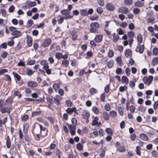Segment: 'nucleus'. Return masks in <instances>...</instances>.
<instances>
[{
	"instance_id": "1",
	"label": "nucleus",
	"mask_w": 158,
	"mask_h": 158,
	"mask_svg": "<svg viewBox=\"0 0 158 158\" xmlns=\"http://www.w3.org/2000/svg\"><path fill=\"white\" fill-rule=\"evenodd\" d=\"M90 26L89 31L91 32L94 33H98V29L100 27L99 23L97 22H92L90 24Z\"/></svg>"
},
{
	"instance_id": "2",
	"label": "nucleus",
	"mask_w": 158,
	"mask_h": 158,
	"mask_svg": "<svg viewBox=\"0 0 158 158\" xmlns=\"http://www.w3.org/2000/svg\"><path fill=\"white\" fill-rule=\"evenodd\" d=\"M153 78V77L151 75L146 76L143 78V82L145 84H147L149 86L152 83Z\"/></svg>"
},
{
	"instance_id": "3",
	"label": "nucleus",
	"mask_w": 158,
	"mask_h": 158,
	"mask_svg": "<svg viewBox=\"0 0 158 158\" xmlns=\"http://www.w3.org/2000/svg\"><path fill=\"white\" fill-rule=\"evenodd\" d=\"M60 13L61 14L65 15L64 17L65 19H69L72 18L73 17V15H70L71 12L67 10H63L61 11Z\"/></svg>"
},
{
	"instance_id": "4",
	"label": "nucleus",
	"mask_w": 158,
	"mask_h": 158,
	"mask_svg": "<svg viewBox=\"0 0 158 158\" xmlns=\"http://www.w3.org/2000/svg\"><path fill=\"white\" fill-rule=\"evenodd\" d=\"M106 9L110 11H113L115 9L114 6L110 2L107 3L106 4Z\"/></svg>"
},
{
	"instance_id": "5",
	"label": "nucleus",
	"mask_w": 158,
	"mask_h": 158,
	"mask_svg": "<svg viewBox=\"0 0 158 158\" xmlns=\"http://www.w3.org/2000/svg\"><path fill=\"white\" fill-rule=\"evenodd\" d=\"M129 11L128 8L125 7H121L118 8V12L119 13L127 14Z\"/></svg>"
},
{
	"instance_id": "6",
	"label": "nucleus",
	"mask_w": 158,
	"mask_h": 158,
	"mask_svg": "<svg viewBox=\"0 0 158 158\" xmlns=\"http://www.w3.org/2000/svg\"><path fill=\"white\" fill-rule=\"evenodd\" d=\"M71 134L72 135H74L75 133L76 126L70 124H67Z\"/></svg>"
},
{
	"instance_id": "7",
	"label": "nucleus",
	"mask_w": 158,
	"mask_h": 158,
	"mask_svg": "<svg viewBox=\"0 0 158 158\" xmlns=\"http://www.w3.org/2000/svg\"><path fill=\"white\" fill-rule=\"evenodd\" d=\"M81 114L83 118L84 119H88L90 117V113L89 112L86 110H83Z\"/></svg>"
},
{
	"instance_id": "8",
	"label": "nucleus",
	"mask_w": 158,
	"mask_h": 158,
	"mask_svg": "<svg viewBox=\"0 0 158 158\" xmlns=\"http://www.w3.org/2000/svg\"><path fill=\"white\" fill-rule=\"evenodd\" d=\"M118 107L119 114L121 116L123 115L124 111L123 106V105L120 104L118 105Z\"/></svg>"
},
{
	"instance_id": "9",
	"label": "nucleus",
	"mask_w": 158,
	"mask_h": 158,
	"mask_svg": "<svg viewBox=\"0 0 158 158\" xmlns=\"http://www.w3.org/2000/svg\"><path fill=\"white\" fill-rule=\"evenodd\" d=\"M52 43V40L49 38L47 39L44 42L42 43V46L44 47H46L49 46Z\"/></svg>"
},
{
	"instance_id": "10",
	"label": "nucleus",
	"mask_w": 158,
	"mask_h": 158,
	"mask_svg": "<svg viewBox=\"0 0 158 158\" xmlns=\"http://www.w3.org/2000/svg\"><path fill=\"white\" fill-rule=\"evenodd\" d=\"M103 36L102 35H97L94 38L95 41L97 43L101 42L102 40Z\"/></svg>"
},
{
	"instance_id": "11",
	"label": "nucleus",
	"mask_w": 158,
	"mask_h": 158,
	"mask_svg": "<svg viewBox=\"0 0 158 158\" xmlns=\"http://www.w3.org/2000/svg\"><path fill=\"white\" fill-rule=\"evenodd\" d=\"M98 120L99 118L98 117L96 116L95 117L92 121L91 124L93 126H95L96 125H99L101 124V123L100 122L98 123Z\"/></svg>"
},
{
	"instance_id": "12",
	"label": "nucleus",
	"mask_w": 158,
	"mask_h": 158,
	"mask_svg": "<svg viewBox=\"0 0 158 158\" xmlns=\"http://www.w3.org/2000/svg\"><path fill=\"white\" fill-rule=\"evenodd\" d=\"M27 85L33 88L36 87L38 85V84L36 82L31 81L28 82Z\"/></svg>"
},
{
	"instance_id": "13",
	"label": "nucleus",
	"mask_w": 158,
	"mask_h": 158,
	"mask_svg": "<svg viewBox=\"0 0 158 158\" xmlns=\"http://www.w3.org/2000/svg\"><path fill=\"white\" fill-rule=\"evenodd\" d=\"M21 32L16 30L15 31L12 32L11 33V35L14 36V38H17L19 37L21 35Z\"/></svg>"
},
{
	"instance_id": "14",
	"label": "nucleus",
	"mask_w": 158,
	"mask_h": 158,
	"mask_svg": "<svg viewBox=\"0 0 158 158\" xmlns=\"http://www.w3.org/2000/svg\"><path fill=\"white\" fill-rule=\"evenodd\" d=\"M61 97L59 95H57L54 98V102L57 105H59L60 104L59 100L61 99Z\"/></svg>"
},
{
	"instance_id": "15",
	"label": "nucleus",
	"mask_w": 158,
	"mask_h": 158,
	"mask_svg": "<svg viewBox=\"0 0 158 158\" xmlns=\"http://www.w3.org/2000/svg\"><path fill=\"white\" fill-rule=\"evenodd\" d=\"M134 5L136 7H142L144 5V3L140 1H138L135 3Z\"/></svg>"
},
{
	"instance_id": "16",
	"label": "nucleus",
	"mask_w": 158,
	"mask_h": 158,
	"mask_svg": "<svg viewBox=\"0 0 158 158\" xmlns=\"http://www.w3.org/2000/svg\"><path fill=\"white\" fill-rule=\"evenodd\" d=\"M102 115L105 120L108 121L109 119L110 115L106 112L104 111L102 113Z\"/></svg>"
},
{
	"instance_id": "17",
	"label": "nucleus",
	"mask_w": 158,
	"mask_h": 158,
	"mask_svg": "<svg viewBox=\"0 0 158 158\" xmlns=\"http://www.w3.org/2000/svg\"><path fill=\"white\" fill-rule=\"evenodd\" d=\"M122 82L123 83L127 85L129 81L127 77L126 76H122Z\"/></svg>"
},
{
	"instance_id": "18",
	"label": "nucleus",
	"mask_w": 158,
	"mask_h": 158,
	"mask_svg": "<svg viewBox=\"0 0 158 158\" xmlns=\"http://www.w3.org/2000/svg\"><path fill=\"white\" fill-rule=\"evenodd\" d=\"M139 137L141 139L145 141H147L149 139L148 136L144 134H141L139 135Z\"/></svg>"
},
{
	"instance_id": "19",
	"label": "nucleus",
	"mask_w": 158,
	"mask_h": 158,
	"mask_svg": "<svg viewBox=\"0 0 158 158\" xmlns=\"http://www.w3.org/2000/svg\"><path fill=\"white\" fill-rule=\"evenodd\" d=\"M71 34L72 36L73 40H76L77 37V32L75 31H72L71 33Z\"/></svg>"
},
{
	"instance_id": "20",
	"label": "nucleus",
	"mask_w": 158,
	"mask_h": 158,
	"mask_svg": "<svg viewBox=\"0 0 158 158\" xmlns=\"http://www.w3.org/2000/svg\"><path fill=\"white\" fill-rule=\"evenodd\" d=\"M76 110V108L74 107L69 108L66 110V112L69 114H71L73 112H75Z\"/></svg>"
},
{
	"instance_id": "21",
	"label": "nucleus",
	"mask_w": 158,
	"mask_h": 158,
	"mask_svg": "<svg viewBox=\"0 0 158 158\" xmlns=\"http://www.w3.org/2000/svg\"><path fill=\"white\" fill-rule=\"evenodd\" d=\"M32 40L31 37H28L27 40V43L29 47H30L32 46Z\"/></svg>"
},
{
	"instance_id": "22",
	"label": "nucleus",
	"mask_w": 158,
	"mask_h": 158,
	"mask_svg": "<svg viewBox=\"0 0 158 158\" xmlns=\"http://www.w3.org/2000/svg\"><path fill=\"white\" fill-rule=\"evenodd\" d=\"M117 150L120 152H123L125 151L126 149L124 147L120 146L117 148Z\"/></svg>"
},
{
	"instance_id": "23",
	"label": "nucleus",
	"mask_w": 158,
	"mask_h": 158,
	"mask_svg": "<svg viewBox=\"0 0 158 158\" xmlns=\"http://www.w3.org/2000/svg\"><path fill=\"white\" fill-rule=\"evenodd\" d=\"M158 64V57H156L153 59L152 60V64L155 65Z\"/></svg>"
},
{
	"instance_id": "24",
	"label": "nucleus",
	"mask_w": 158,
	"mask_h": 158,
	"mask_svg": "<svg viewBox=\"0 0 158 158\" xmlns=\"http://www.w3.org/2000/svg\"><path fill=\"white\" fill-rule=\"evenodd\" d=\"M10 109V108H9L8 107L3 108H2L1 110V111L2 114H4L6 112L9 113Z\"/></svg>"
},
{
	"instance_id": "25",
	"label": "nucleus",
	"mask_w": 158,
	"mask_h": 158,
	"mask_svg": "<svg viewBox=\"0 0 158 158\" xmlns=\"http://www.w3.org/2000/svg\"><path fill=\"white\" fill-rule=\"evenodd\" d=\"M10 139L8 136H7L6 139V147L7 148H9L10 147Z\"/></svg>"
},
{
	"instance_id": "26",
	"label": "nucleus",
	"mask_w": 158,
	"mask_h": 158,
	"mask_svg": "<svg viewBox=\"0 0 158 158\" xmlns=\"http://www.w3.org/2000/svg\"><path fill=\"white\" fill-rule=\"evenodd\" d=\"M92 110L93 112L96 114H98L99 111L98 108L96 106H94L93 107Z\"/></svg>"
},
{
	"instance_id": "27",
	"label": "nucleus",
	"mask_w": 158,
	"mask_h": 158,
	"mask_svg": "<svg viewBox=\"0 0 158 158\" xmlns=\"http://www.w3.org/2000/svg\"><path fill=\"white\" fill-rule=\"evenodd\" d=\"M35 71H34L35 72ZM34 72L32 70L27 68L26 70V73L28 76H30L32 75L34 73Z\"/></svg>"
},
{
	"instance_id": "28",
	"label": "nucleus",
	"mask_w": 158,
	"mask_h": 158,
	"mask_svg": "<svg viewBox=\"0 0 158 158\" xmlns=\"http://www.w3.org/2000/svg\"><path fill=\"white\" fill-rule=\"evenodd\" d=\"M137 48L138 49L139 52L140 53H142L144 50V46L143 45H140Z\"/></svg>"
},
{
	"instance_id": "29",
	"label": "nucleus",
	"mask_w": 158,
	"mask_h": 158,
	"mask_svg": "<svg viewBox=\"0 0 158 158\" xmlns=\"http://www.w3.org/2000/svg\"><path fill=\"white\" fill-rule=\"evenodd\" d=\"M77 148L78 150L81 151L83 149V146L80 143H78L77 145Z\"/></svg>"
},
{
	"instance_id": "30",
	"label": "nucleus",
	"mask_w": 158,
	"mask_h": 158,
	"mask_svg": "<svg viewBox=\"0 0 158 158\" xmlns=\"http://www.w3.org/2000/svg\"><path fill=\"white\" fill-rule=\"evenodd\" d=\"M113 41L114 42H117L119 38V36L118 35L115 34V33L113 34Z\"/></svg>"
},
{
	"instance_id": "31",
	"label": "nucleus",
	"mask_w": 158,
	"mask_h": 158,
	"mask_svg": "<svg viewBox=\"0 0 158 158\" xmlns=\"http://www.w3.org/2000/svg\"><path fill=\"white\" fill-rule=\"evenodd\" d=\"M125 54L127 57H130L131 55V51L130 50L128 49L126 50Z\"/></svg>"
},
{
	"instance_id": "32",
	"label": "nucleus",
	"mask_w": 158,
	"mask_h": 158,
	"mask_svg": "<svg viewBox=\"0 0 158 158\" xmlns=\"http://www.w3.org/2000/svg\"><path fill=\"white\" fill-rule=\"evenodd\" d=\"M114 65V62L113 60L109 61L107 63V66L109 68H111Z\"/></svg>"
},
{
	"instance_id": "33",
	"label": "nucleus",
	"mask_w": 158,
	"mask_h": 158,
	"mask_svg": "<svg viewBox=\"0 0 158 158\" xmlns=\"http://www.w3.org/2000/svg\"><path fill=\"white\" fill-rule=\"evenodd\" d=\"M106 132L110 135H113V131L110 128H108L106 129Z\"/></svg>"
},
{
	"instance_id": "34",
	"label": "nucleus",
	"mask_w": 158,
	"mask_h": 158,
	"mask_svg": "<svg viewBox=\"0 0 158 158\" xmlns=\"http://www.w3.org/2000/svg\"><path fill=\"white\" fill-rule=\"evenodd\" d=\"M29 127V124L28 123H26L25 124L23 127V130L25 133L27 132Z\"/></svg>"
},
{
	"instance_id": "35",
	"label": "nucleus",
	"mask_w": 158,
	"mask_h": 158,
	"mask_svg": "<svg viewBox=\"0 0 158 158\" xmlns=\"http://www.w3.org/2000/svg\"><path fill=\"white\" fill-rule=\"evenodd\" d=\"M53 87L56 91L58 90L60 87V85L57 83H54L53 85Z\"/></svg>"
},
{
	"instance_id": "36",
	"label": "nucleus",
	"mask_w": 158,
	"mask_h": 158,
	"mask_svg": "<svg viewBox=\"0 0 158 158\" xmlns=\"http://www.w3.org/2000/svg\"><path fill=\"white\" fill-rule=\"evenodd\" d=\"M81 14L82 16H85L87 15V12L85 9L81 10H80Z\"/></svg>"
},
{
	"instance_id": "37",
	"label": "nucleus",
	"mask_w": 158,
	"mask_h": 158,
	"mask_svg": "<svg viewBox=\"0 0 158 158\" xmlns=\"http://www.w3.org/2000/svg\"><path fill=\"white\" fill-rule=\"evenodd\" d=\"M89 93L91 95H93L97 93V91L95 89L92 88L90 89Z\"/></svg>"
},
{
	"instance_id": "38",
	"label": "nucleus",
	"mask_w": 158,
	"mask_h": 158,
	"mask_svg": "<svg viewBox=\"0 0 158 158\" xmlns=\"http://www.w3.org/2000/svg\"><path fill=\"white\" fill-rule=\"evenodd\" d=\"M104 109L105 110L107 111H109L111 109V107L109 103H106Z\"/></svg>"
},
{
	"instance_id": "39",
	"label": "nucleus",
	"mask_w": 158,
	"mask_h": 158,
	"mask_svg": "<svg viewBox=\"0 0 158 158\" xmlns=\"http://www.w3.org/2000/svg\"><path fill=\"white\" fill-rule=\"evenodd\" d=\"M155 20V18H150L147 19V21L148 23H151L153 24Z\"/></svg>"
},
{
	"instance_id": "40",
	"label": "nucleus",
	"mask_w": 158,
	"mask_h": 158,
	"mask_svg": "<svg viewBox=\"0 0 158 158\" xmlns=\"http://www.w3.org/2000/svg\"><path fill=\"white\" fill-rule=\"evenodd\" d=\"M69 64V61L67 60H64L62 61V65L66 67Z\"/></svg>"
},
{
	"instance_id": "41",
	"label": "nucleus",
	"mask_w": 158,
	"mask_h": 158,
	"mask_svg": "<svg viewBox=\"0 0 158 158\" xmlns=\"http://www.w3.org/2000/svg\"><path fill=\"white\" fill-rule=\"evenodd\" d=\"M55 152L56 155L58 156V158H61L60 155L61 154V152L59 149L57 148L56 149Z\"/></svg>"
},
{
	"instance_id": "42",
	"label": "nucleus",
	"mask_w": 158,
	"mask_h": 158,
	"mask_svg": "<svg viewBox=\"0 0 158 158\" xmlns=\"http://www.w3.org/2000/svg\"><path fill=\"white\" fill-rule=\"evenodd\" d=\"M137 40L138 42L141 43L142 42L143 37L141 35L139 34L137 35Z\"/></svg>"
},
{
	"instance_id": "43",
	"label": "nucleus",
	"mask_w": 158,
	"mask_h": 158,
	"mask_svg": "<svg viewBox=\"0 0 158 158\" xmlns=\"http://www.w3.org/2000/svg\"><path fill=\"white\" fill-rule=\"evenodd\" d=\"M13 74L14 75V77L16 78L18 81H19L21 79L20 76L15 72H13Z\"/></svg>"
},
{
	"instance_id": "44",
	"label": "nucleus",
	"mask_w": 158,
	"mask_h": 158,
	"mask_svg": "<svg viewBox=\"0 0 158 158\" xmlns=\"http://www.w3.org/2000/svg\"><path fill=\"white\" fill-rule=\"evenodd\" d=\"M116 60L118 64L120 66L122 63V60L120 56H118L116 58Z\"/></svg>"
},
{
	"instance_id": "45",
	"label": "nucleus",
	"mask_w": 158,
	"mask_h": 158,
	"mask_svg": "<svg viewBox=\"0 0 158 158\" xmlns=\"http://www.w3.org/2000/svg\"><path fill=\"white\" fill-rule=\"evenodd\" d=\"M114 55V52L112 50H109L108 54V56L109 58H111Z\"/></svg>"
},
{
	"instance_id": "46",
	"label": "nucleus",
	"mask_w": 158,
	"mask_h": 158,
	"mask_svg": "<svg viewBox=\"0 0 158 158\" xmlns=\"http://www.w3.org/2000/svg\"><path fill=\"white\" fill-rule=\"evenodd\" d=\"M96 11L99 14H101L103 12V10L102 8L98 7L97 8Z\"/></svg>"
},
{
	"instance_id": "47",
	"label": "nucleus",
	"mask_w": 158,
	"mask_h": 158,
	"mask_svg": "<svg viewBox=\"0 0 158 158\" xmlns=\"http://www.w3.org/2000/svg\"><path fill=\"white\" fill-rule=\"evenodd\" d=\"M7 44L6 43H4L0 45V51L2 48L6 49L7 48Z\"/></svg>"
},
{
	"instance_id": "48",
	"label": "nucleus",
	"mask_w": 158,
	"mask_h": 158,
	"mask_svg": "<svg viewBox=\"0 0 158 158\" xmlns=\"http://www.w3.org/2000/svg\"><path fill=\"white\" fill-rule=\"evenodd\" d=\"M128 36L130 38H133L134 36V33L133 31H131L128 33Z\"/></svg>"
},
{
	"instance_id": "49",
	"label": "nucleus",
	"mask_w": 158,
	"mask_h": 158,
	"mask_svg": "<svg viewBox=\"0 0 158 158\" xmlns=\"http://www.w3.org/2000/svg\"><path fill=\"white\" fill-rule=\"evenodd\" d=\"M48 119L52 124H53L55 122V119L54 118L51 117H47Z\"/></svg>"
},
{
	"instance_id": "50",
	"label": "nucleus",
	"mask_w": 158,
	"mask_h": 158,
	"mask_svg": "<svg viewBox=\"0 0 158 158\" xmlns=\"http://www.w3.org/2000/svg\"><path fill=\"white\" fill-rule=\"evenodd\" d=\"M35 63V61L34 60H31L28 61L27 62V64L29 65L34 64Z\"/></svg>"
},
{
	"instance_id": "51",
	"label": "nucleus",
	"mask_w": 158,
	"mask_h": 158,
	"mask_svg": "<svg viewBox=\"0 0 158 158\" xmlns=\"http://www.w3.org/2000/svg\"><path fill=\"white\" fill-rule=\"evenodd\" d=\"M55 56L58 59H60L62 57V54L60 52H58L56 54Z\"/></svg>"
},
{
	"instance_id": "52",
	"label": "nucleus",
	"mask_w": 158,
	"mask_h": 158,
	"mask_svg": "<svg viewBox=\"0 0 158 158\" xmlns=\"http://www.w3.org/2000/svg\"><path fill=\"white\" fill-rule=\"evenodd\" d=\"M17 66H25V63L23 62L22 60H20L19 62L17 64Z\"/></svg>"
},
{
	"instance_id": "53",
	"label": "nucleus",
	"mask_w": 158,
	"mask_h": 158,
	"mask_svg": "<svg viewBox=\"0 0 158 158\" xmlns=\"http://www.w3.org/2000/svg\"><path fill=\"white\" fill-rule=\"evenodd\" d=\"M119 25L123 27H125L127 25V23L126 22H123L122 23H118Z\"/></svg>"
},
{
	"instance_id": "54",
	"label": "nucleus",
	"mask_w": 158,
	"mask_h": 158,
	"mask_svg": "<svg viewBox=\"0 0 158 158\" xmlns=\"http://www.w3.org/2000/svg\"><path fill=\"white\" fill-rule=\"evenodd\" d=\"M64 17H61L60 19H57L58 23L59 24H61L64 21Z\"/></svg>"
},
{
	"instance_id": "55",
	"label": "nucleus",
	"mask_w": 158,
	"mask_h": 158,
	"mask_svg": "<svg viewBox=\"0 0 158 158\" xmlns=\"http://www.w3.org/2000/svg\"><path fill=\"white\" fill-rule=\"evenodd\" d=\"M98 19V17L96 15H94L90 17V19L92 21L97 20Z\"/></svg>"
},
{
	"instance_id": "56",
	"label": "nucleus",
	"mask_w": 158,
	"mask_h": 158,
	"mask_svg": "<svg viewBox=\"0 0 158 158\" xmlns=\"http://www.w3.org/2000/svg\"><path fill=\"white\" fill-rule=\"evenodd\" d=\"M129 108L130 109V111L132 113L134 112L135 110V106L133 105L129 107Z\"/></svg>"
},
{
	"instance_id": "57",
	"label": "nucleus",
	"mask_w": 158,
	"mask_h": 158,
	"mask_svg": "<svg viewBox=\"0 0 158 158\" xmlns=\"http://www.w3.org/2000/svg\"><path fill=\"white\" fill-rule=\"evenodd\" d=\"M110 115L111 117H115L117 116V114L116 111H111L110 112Z\"/></svg>"
},
{
	"instance_id": "58",
	"label": "nucleus",
	"mask_w": 158,
	"mask_h": 158,
	"mask_svg": "<svg viewBox=\"0 0 158 158\" xmlns=\"http://www.w3.org/2000/svg\"><path fill=\"white\" fill-rule=\"evenodd\" d=\"M66 104L68 107L71 106L73 105L72 102L69 100H67L66 102Z\"/></svg>"
},
{
	"instance_id": "59",
	"label": "nucleus",
	"mask_w": 158,
	"mask_h": 158,
	"mask_svg": "<svg viewBox=\"0 0 158 158\" xmlns=\"http://www.w3.org/2000/svg\"><path fill=\"white\" fill-rule=\"evenodd\" d=\"M98 3L101 6H103L104 5V0H97Z\"/></svg>"
},
{
	"instance_id": "60",
	"label": "nucleus",
	"mask_w": 158,
	"mask_h": 158,
	"mask_svg": "<svg viewBox=\"0 0 158 158\" xmlns=\"http://www.w3.org/2000/svg\"><path fill=\"white\" fill-rule=\"evenodd\" d=\"M124 2L126 4L129 5H131L132 3V0H124Z\"/></svg>"
},
{
	"instance_id": "61",
	"label": "nucleus",
	"mask_w": 158,
	"mask_h": 158,
	"mask_svg": "<svg viewBox=\"0 0 158 158\" xmlns=\"http://www.w3.org/2000/svg\"><path fill=\"white\" fill-rule=\"evenodd\" d=\"M7 55L8 52L6 51H4L2 53L1 56L2 58H5L6 57Z\"/></svg>"
},
{
	"instance_id": "62",
	"label": "nucleus",
	"mask_w": 158,
	"mask_h": 158,
	"mask_svg": "<svg viewBox=\"0 0 158 158\" xmlns=\"http://www.w3.org/2000/svg\"><path fill=\"white\" fill-rule=\"evenodd\" d=\"M136 151L137 154L139 155H140L141 152L140 151V147L139 146H137L136 147Z\"/></svg>"
},
{
	"instance_id": "63",
	"label": "nucleus",
	"mask_w": 158,
	"mask_h": 158,
	"mask_svg": "<svg viewBox=\"0 0 158 158\" xmlns=\"http://www.w3.org/2000/svg\"><path fill=\"white\" fill-rule=\"evenodd\" d=\"M125 89H127V87L126 86L124 85V86H121L119 88V90L120 91L123 92L124 91Z\"/></svg>"
},
{
	"instance_id": "64",
	"label": "nucleus",
	"mask_w": 158,
	"mask_h": 158,
	"mask_svg": "<svg viewBox=\"0 0 158 158\" xmlns=\"http://www.w3.org/2000/svg\"><path fill=\"white\" fill-rule=\"evenodd\" d=\"M98 132L100 136H102L104 135V132L102 129H100L98 131Z\"/></svg>"
}]
</instances>
